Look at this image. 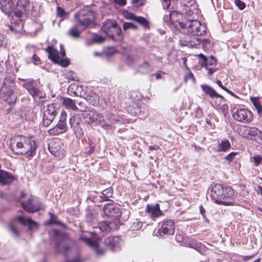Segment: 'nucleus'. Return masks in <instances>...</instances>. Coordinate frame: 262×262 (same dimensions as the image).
<instances>
[{"instance_id": "f257e3e1", "label": "nucleus", "mask_w": 262, "mask_h": 262, "mask_svg": "<svg viewBox=\"0 0 262 262\" xmlns=\"http://www.w3.org/2000/svg\"><path fill=\"white\" fill-rule=\"evenodd\" d=\"M10 146L14 154L27 155L29 158L33 157L37 149L35 142L30 138L24 136L13 137L10 141Z\"/></svg>"}, {"instance_id": "f03ea898", "label": "nucleus", "mask_w": 262, "mask_h": 262, "mask_svg": "<svg viewBox=\"0 0 262 262\" xmlns=\"http://www.w3.org/2000/svg\"><path fill=\"white\" fill-rule=\"evenodd\" d=\"M234 191L231 186L214 184L211 189V195L213 198L215 197V202L220 205H230L233 203Z\"/></svg>"}, {"instance_id": "7ed1b4c3", "label": "nucleus", "mask_w": 262, "mask_h": 262, "mask_svg": "<svg viewBox=\"0 0 262 262\" xmlns=\"http://www.w3.org/2000/svg\"><path fill=\"white\" fill-rule=\"evenodd\" d=\"M15 88L14 78L9 76L6 77L1 86L0 96L10 104H14L17 100L14 92Z\"/></svg>"}, {"instance_id": "20e7f679", "label": "nucleus", "mask_w": 262, "mask_h": 262, "mask_svg": "<svg viewBox=\"0 0 262 262\" xmlns=\"http://www.w3.org/2000/svg\"><path fill=\"white\" fill-rule=\"evenodd\" d=\"M19 79L24 81L23 86L27 90L34 99H41L45 97V94L42 91V88L39 81L33 79L19 78Z\"/></svg>"}, {"instance_id": "39448f33", "label": "nucleus", "mask_w": 262, "mask_h": 262, "mask_svg": "<svg viewBox=\"0 0 262 262\" xmlns=\"http://www.w3.org/2000/svg\"><path fill=\"white\" fill-rule=\"evenodd\" d=\"M78 25L86 29L93 24L95 18L94 11L88 9L80 10L75 15Z\"/></svg>"}, {"instance_id": "423d86ee", "label": "nucleus", "mask_w": 262, "mask_h": 262, "mask_svg": "<svg viewBox=\"0 0 262 262\" xmlns=\"http://www.w3.org/2000/svg\"><path fill=\"white\" fill-rule=\"evenodd\" d=\"M181 23L183 25L182 28L186 29L188 33L192 35L202 36L206 33L207 27L205 24H202L197 19Z\"/></svg>"}, {"instance_id": "0eeeda50", "label": "nucleus", "mask_w": 262, "mask_h": 262, "mask_svg": "<svg viewBox=\"0 0 262 262\" xmlns=\"http://www.w3.org/2000/svg\"><path fill=\"white\" fill-rule=\"evenodd\" d=\"M54 237L51 239V245H53L56 250L65 254L69 249L67 244V239L59 231L55 230L53 231Z\"/></svg>"}, {"instance_id": "6e6552de", "label": "nucleus", "mask_w": 262, "mask_h": 262, "mask_svg": "<svg viewBox=\"0 0 262 262\" xmlns=\"http://www.w3.org/2000/svg\"><path fill=\"white\" fill-rule=\"evenodd\" d=\"M70 125L77 138L83 136L85 124L79 115H74L70 118Z\"/></svg>"}, {"instance_id": "1a4fd4ad", "label": "nucleus", "mask_w": 262, "mask_h": 262, "mask_svg": "<svg viewBox=\"0 0 262 262\" xmlns=\"http://www.w3.org/2000/svg\"><path fill=\"white\" fill-rule=\"evenodd\" d=\"M67 117V114L64 112H62L58 123L56 125L48 130V133L50 135H58L67 132L68 129V125L66 121Z\"/></svg>"}, {"instance_id": "9d476101", "label": "nucleus", "mask_w": 262, "mask_h": 262, "mask_svg": "<svg viewBox=\"0 0 262 262\" xmlns=\"http://www.w3.org/2000/svg\"><path fill=\"white\" fill-rule=\"evenodd\" d=\"M57 115L55 104H50L43 108L42 123L45 126H48L54 120Z\"/></svg>"}, {"instance_id": "9b49d317", "label": "nucleus", "mask_w": 262, "mask_h": 262, "mask_svg": "<svg viewBox=\"0 0 262 262\" xmlns=\"http://www.w3.org/2000/svg\"><path fill=\"white\" fill-rule=\"evenodd\" d=\"M232 116L235 120L243 123H249L253 118V113L245 108H238Z\"/></svg>"}, {"instance_id": "f8f14e48", "label": "nucleus", "mask_w": 262, "mask_h": 262, "mask_svg": "<svg viewBox=\"0 0 262 262\" xmlns=\"http://www.w3.org/2000/svg\"><path fill=\"white\" fill-rule=\"evenodd\" d=\"M83 118L86 120L88 124L95 123H101L104 121V117L102 114L99 113L94 109L89 108L88 111L82 114Z\"/></svg>"}, {"instance_id": "ddd939ff", "label": "nucleus", "mask_w": 262, "mask_h": 262, "mask_svg": "<svg viewBox=\"0 0 262 262\" xmlns=\"http://www.w3.org/2000/svg\"><path fill=\"white\" fill-rule=\"evenodd\" d=\"M45 50L49 54V58L54 63H58L64 67L69 64V60L67 59H61L58 50L54 49L52 46H49Z\"/></svg>"}, {"instance_id": "4468645a", "label": "nucleus", "mask_w": 262, "mask_h": 262, "mask_svg": "<svg viewBox=\"0 0 262 262\" xmlns=\"http://www.w3.org/2000/svg\"><path fill=\"white\" fill-rule=\"evenodd\" d=\"M21 205L28 212H34L45 208L44 205L38 199H29L27 201H23Z\"/></svg>"}, {"instance_id": "2eb2a0df", "label": "nucleus", "mask_w": 262, "mask_h": 262, "mask_svg": "<svg viewBox=\"0 0 262 262\" xmlns=\"http://www.w3.org/2000/svg\"><path fill=\"white\" fill-rule=\"evenodd\" d=\"M175 231L174 222L171 220L167 219L161 223L160 228L158 233L161 236L168 235H173Z\"/></svg>"}, {"instance_id": "dca6fc26", "label": "nucleus", "mask_w": 262, "mask_h": 262, "mask_svg": "<svg viewBox=\"0 0 262 262\" xmlns=\"http://www.w3.org/2000/svg\"><path fill=\"white\" fill-rule=\"evenodd\" d=\"M101 30L106 35H113L112 31H115L117 34L120 33V28L118 27L114 20H107L103 23Z\"/></svg>"}, {"instance_id": "f3484780", "label": "nucleus", "mask_w": 262, "mask_h": 262, "mask_svg": "<svg viewBox=\"0 0 262 262\" xmlns=\"http://www.w3.org/2000/svg\"><path fill=\"white\" fill-rule=\"evenodd\" d=\"M79 238L88 246L92 247L98 256H101L104 254V250L99 247V243L97 240L93 241L90 238L84 236H80Z\"/></svg>"}, {"instance_id": "a211bd4d", "label": "nucleus", "mask_w": 262, "mask_h": 262, "mask_svg": "<svg viewBox=\"0 0 262 262\" xmlns=\"http://www.w3.org/2000/svg\"><path fill=\"white\" fill-rule=\"evenodd\" d=\"M127 111L132 115H138L141 117H145L147 114L146 106L144 104H135L129 106Z\"/></svg>"}, {"instance_id": "6ab92c4d", "label": "nucleus", "mask_w": 262, "mask_h": 262, "mask_svg": "<svg viewBox=\"0 0 262 262\" xmlns=\"http://www.w3.org/2000/svg\"><path fill=\"white\" fill-rule=\"evenodd\" d=\"M103 210L105 215L112 218L117 219L121 215L120 209L113 204H106Z\"/></svg>"}, {"instance_id": "aec40b11", "label": "nucleus", "mask_w": 262, "mask_h": 262, "mask_svg": "<svg viewBox=\"0 0 262 262\" xmlns=\"http://www.w3.org/2000/svg\"><path fill=\"white\" fill-rule=\"evenodd\" d=\"M15 0H0V9L6 15H10L13 12Z\"/></svg>"}, {"instance_id": "412c9836", "label": "nucleus", "mask_w": 262, "mask_h": 262, "mask_svg": "<svg viewBox=\"0 0 262 262\" xmlns=\"http://www.w3.org/2000/svg\"><path fill=\"white\" fill-rule=\"evenodd\" d=\"M146 212L152 218L158 217L163 215L160 209V205L156 204H147L146 207Z\"/></svg>"}, {"instance_id": "4be33fe9", "label": "nucleus", "mask_w": 262, "mask_h": 262, "mask_svg": "<svg viewBox=\"0 0 262 262\" xmlns=\"http://www.w3.org/2000/svg\"><path fill=\"white\" fill-rule=\"evenodd\" d=\"M16 177L11 173L0 169V184L3 185H9L12 183Z\"/></svg>"}, {"instance_id": "5701e85b", "label": "nucleus", "mask_w": 262, "mask_h": 262, "mask_svg": "<svg viewBox=\"0 0 262 262\" xmlns=\"http://www.w3.org/2000/svg\"><path fill=\"white\" fill-rule=\"evenodd\" d=\"M204 62V67L207 71L209 75H212L217 71V68L216 67V60L213 56H211L208 58H206Z\"/></svg>"}, {"instance_id": "b1692460", "label": "nucleus", "mask_w": 262, "mask_h": 262, "mask_svg": "<svg viewBox=\"0 0 262 262\" xmlns=\"http://www.w3.org/2000/svg\"><path fill=\"white\" fill-rule=\"evenodd\" d=\"M170 15L172 24L174 25L176 27L180 26L182 28L183 25L181 23H185V21L183 18L182 12L179 13L177 11H173L170 12Z\"/></svg>"}, {"instance_id": "393cba45", "label": "nucleus", "mask_w": 262, "mask_h": 262, "mask_svg": "<svg viewBox=\"0 0 262 262\" xmlns=\"http://www.w3.org/2000/svg\"><path fill=\"white\" fill-rule=\"evenodd\" d=\"M255 128V127L242 126L237 129V132L238 134L242 137L251 140V138L252 137Z\"/></svg>"}, {"instance_id": "a878e982", "label": "nucleus", "mask_w": 262, "mask_h": 262, "mask_svg": "<svg viewBox=\"0 0 262 262\" xmlns=\"http://www.w3.org/2000/svg\"><path fill=\"white\" fill-rule=\"evenodd\" d=\"M195 14H193V11L191 8H189L183 11H182V13L183 14V18L185 19V21H192L193 20H196L199 17V10L198 7L195 8Z\"/></svg>"}, {"instance_id": "bb28decb", "label": "nucleus", "mask_w": 262, "mask_h": 262, "mask_svg": "<svg viewBox=\"0 0 262 262\" xmlns=\"http://www.w3.org/2000/svg\"><path fill=\"white\" fill-rule=\"evenodd\" d=\"M201 88L203 92L206 95L209 96L211 99L214 98H220L224 99V97L218 94L212 88L207 84L201 85Z\"/></svg>"}, {"instance_id": "cd10ccee", "label": "nucleus", "mask_w": 262, "mask_h": 262, "mask_svg": "<svg viewBox=\"0 0 262 262\" xmlns=\"http://www.w3.org/2000/svg\"><path fill=\"white\" fill-rule=\"evenodd\" d=\"M82 90L83 89L81 85H79L75 83H73L69 86L68 93L71 96L81 97Z\"/></svg>"}, {"instance_id": "c85d7f7f", "label": "nucleus", "mask_w": 262, "mask_h": 262, "mask_svg": "<svg viewBox=\"0 0 262 262\" xmlns=\"http://www.w3.org/2000/svg\"><path fill=\"white\" fill-rule=\"evenodd\" d=\"M180 4L182 8V11L191 8L194 11L193 14H195V8L198 7V5L195 0H181Z\"/></svg>"}, {"instance_id": "c756f323", "label": "nucleus", "mask_w": 262, "mask_h": 262, "mask_svg": "<svg viewBox=\"0 0 262 262\" xmlns=\"http://www.w3.org/2000/svg\"><path fill=\"white\" fill-rule=\"evenodd\" d=\"M117 237H110L105 239L104 244L113 251H116L119 248V243Z\"/></svg>"}, {"instance_id": "7c9ffc66", "label": "nucleus", "mask_w": 262, "mask_h": 262, "mask_svg": "<svg viewBox=\"0 0 262 262\" xmlns=\"http://www.w3.org/2000/svg\"><path fill=\"white\" fill-rule=\"evenodd\" d=\"M190 45L191 46L193 45H201L202 46V48L204 49L207 50L209 49L210 45V41L209 39H201L200 38H194V41L190 40Z\"/></svg>"}, {"instance_id": "2f4dec72", "label": "nucleus", "mask_w": 262, "mask_h": 262, "mask_svg": "<svg viewBox=\"0 0 262 262\" xmlns=\"http://www.w3.org/2000/svg\"><path fill=\"white\" fill-rule=\"evenodd\" d=\"M154 70V68L149 63L146 61H144L142 64H139L137 67V71L139 73L143 74H148Z\"/></svg>"}, {"instance_id": "473e14b6", "label": "nucleus", "mask_w": 262, "mask_h": 262, "mask_svg": "<svg viewBox=\"0 0 262 262\" xmlns=\"http://www.w3.org/2000/svg\"><path fill=\"white\" fill-rule=\"evenodd\" d=\"M62 104L67 109L71 110L74 111L78 110V107L76 106L75 100H73L69 98H63Z\"/></svg>"}, {"instance_id": "72a5a7b5", "label": "nucleus", "mask_w": 262, "mask_h": 262, "mask_svg": "<svg viewBox=\"0 0 262 262\" xmlns=\"http://www.w3.org/2000/svg\"><path fill=\"white\" fill-rule=\"evenodd\" d=\"M43 10L41 8L40 5L36 2H34L32 3V8L31 13V15L34 17H38L40 16L41 13H42Z\"/></svg>"}, {"instance_id": "f704fd0d", "label": "nucleus", "mask_w": 262, "mask_h": 262, "mask_svg": "<svg viewBox=\"0 0 262 262\" xmlns=\"http://www.w3.org/2000/svg\"><path fill=\"white\" fill-rule=\"evenodd\" d=\"M18 221L24 225H27L30 229H33L37 227L36 223L30 219H26L24 216H17Z\"/></svg>"}, {"instance_id": "c9c22d12", "label": "nucleus", "mask_w": 262, "mask_h": 262, "mask_svg": "<svg viewBox=\"0 0 262 262\" xmlns=\"http://www.w3.org/2000/svg\"><path fill=\"white\" fill-rule=\"evenodd\" d=\"M16 6L18 9L24 10V12L27 13L30 9L29 0H17Z\"/></svg>"}, {"instance_id": "e433bc0d", "label": "nucleus", "mask_w": 262, "mask_h": 262, "mask_svg": "<svg viewBox=\"0 0 262 262\" xmlns=\"http://www.w3.org/2000/svg\"><path fill=\"white\" fill-rule=\"evenodd\" d=\"M230 147L231 144L228 140H222L217 145V150L218 151H226Z\"/></svg>"}, {"instance_id": "4c0bfd02", "label": "nucleus", "mask_w": 262, "mask_h": 262, "mask_svg": "<svg viewBox=\"0 0 262 262\" xmlns=\"http://www.w3.org/2000/svg\"><path fill=\"white\" fill-rule=\"evenodd\" d=\"M251 140H253L259 144H262V132L257 127L254 132Z\"/></svg>"}, {"instance_id": "58836bf2", "label": "nucleus", "mask_w": 262, "mask_h": 262, "mask_svg": "<svg viewBox=\"0 0 262 262\" xmlns=\"http://www.w3.org/2000/svg\"><path fill=\"white\" fill-rule=\"evenodd\" d=\"M113 193V189L111 187L104 190L102 192V196H100L102 201H106L108 199L112 197Z\"/></svg>"}, {"instance_id": "ea45409f", "label": "nucleus", "mask_w": 262, "mask_h": 262, "mask_svg": "<svg viewBox=\"0 0 262 262\" xmlns=\"http://www.w3.org/2000/svg\"><path fill=\"white\" fill-rule=\"evenodd\" d=\"M134 21L137 22L145 29L149 28L148 21L143 17L137 16Z\"/></svg>"}, {"instance_id": "a19ab883", "label": "nucleus", "mask_w": 262, "mask_h": 262, "mask_svg": "<svg viewBox=\"0 0 262 262\" xmlns=\"http://www.w3.org/2000/svg\"><path fill=\"white\" fill-rule=\"evenodd\" d=\"M106 118L112 123H115L120 121V117L119 115L114 113L113 110L108 114Z\"/></svg>"}, {"instance_id": "79ce46f5", "label": "nucleus", "mask_w": 262, "mask_h": 262, "mask_svg": "<svg viewBox=\"0 0 262 262\" xmlns=\"http://www.w3.org/2000/svg\"><path fill=\"white\" fill-rule=\"evenodd\" d=\"M48 148L50 152L55 156H59V154L60 152V151H59L60 148V147L57 146L56 147L55 146V142L51 143V144H49Z\"/></svg>"}, {"instance_id": "37998d69", "label": "nucleus", "mask_w": 262, "mask_h": 262, "mask_svg": "<svg viewBox=\"0 0 262 262\" xmlns=\"http://www.w3.org/2000/svg\"><path fill=\"white\" fill-rule=\"evenodd\" d=\"M251 100L253 105L257 110V113L259 115L262 114V106L260 103L258 98L254 97L251 99Z\"/></svg>"}, {"instance_id": "c03bdc74", "label": "nucleus", "mask_w": 262, "mask_h": 262, "mask_svg": "<svg viewBox=\"0 0 262 262\" xmlns=\"http://www.w3.org/2000/svg\"><path fill=\"white\" fill-rule=\"evenodd\" d=\"M113 35H107L115 41L120 42L123 40V35L122 34L121 29H120V33L117 34L115 31H112V32Z\"/></svg>"}, {"instance_id": "a18cd8bd", "label": "nucleus", "mask_w": 262, "mask_h": 262, "mask_svg": "<svg viewBox=\"0 0 262 262\" xmlns=\"http://www.w3.org/2000/svg\"><path fill=\"white\" fill-rule=\"evenodd\" d=\"M99 229L103 232H107L111 231V228L106 222H101L99 224Z\"/></svg>"}, {"instance_id": "49530a36", "label": "nucleus", "mask_w": 262, "mask_h": 262, "mask_svg": "<svg viewBox=\"0 0 262 262\" xmlns=\"http://www.w3.org/2000/svg\"><path fill=\"white\" fill-rule=\"evenodd\" d=\"M79 25L77 24L75 25L73 27H72V28L70 29L69 31V34L70 35H71L72 37L76 38L79 37L80 34V31L78 29V26Z\"/></svg>"}, {"instance_id": "de8ad7c7", "label": "nucleus", "mask_w": 262, "mask_h": 262, "mask_svg": "<svg viewBox=\"0 0 262 262\" xmlns=\"http://www.w3.org/2000/svg\"><path fill=\"white\" fill-rule=\"evenodd\" d=\"M68 13L66 12L65 10L60 7H57V16L62 18V19H64L68 16Z\"/></svg>"}, {"instance_id": "09e8293b", "label": "nucleus", "mask_w": 262, "mask_h": 262, "mask_svg": "<svg viewBox=\"0 0 262 262\" xmlns=\"http://www.w3.org/2000/svg\"><path fill=\"white\" fill-rule=\"evenodd\" d=\"M142 223L138 220L134 222L130 227L132 230H138L142 227Z\"/></svg>"}, {"instance_id": "8fccbe9b", "label": "nucleus", "mask_w": 262, "mask_h": 262, "mask_svg": "<svg viewBox=\"0 0 262 262\" xmlns=\"http://www.w3.org/2000/svg\"><path fill=\"white\" fill-rule=\"evenodd\" d=\"M163 21L165 24H167V26H170V25L172 24V22L171 21V15L170 11L166 12V13L164 14V16L163 17Z\"/></svg>"}, {"instance_id": "3c124183", "label": "nucleus", "mask_w": 262, "mask_h": 262, "mask_svg": "<svg viewBox=\"0 0 262 262\" xmlns=\"http://www.w3.org/2000/svg\"><path fill=\"white\" fill-rule=\"evenodd\" d=\"M8 227L13 237L18 238L19 236L18 231L12 225H10Z\"/></svg>"}, {"instance_id": "603ef678", "label": "nucleus", "mask_w": 262, "mask_h": 262, "mask_svg": "<svg viewBox=\"0 0 262 262\" xmlns=\"http://www.w3.org/2000/svg\"><path fill=\"white\" fill-rule=\"evenodd\" d=\"M123 14L126 19H131L133 20H135L136 17L137 16L133 13L128 12L127 10L123 11Z\"/></svg>"}, {"instance_id": "864d4df0", "label": "nucleus", "mask_w": 262, "mask_h": 262, "mask_svg": "<svg viewBox=\"0 0 262 262\" xmlns=\"http://www.w3.org/2000/svg\"><path fill=\"white\" fill-rule=\"evenodd\" d=\"M137 29V26L132 23H124L123 25V29L124 30H126L128 29Z\"/></svg>"}, {"instance_id": "5fc2aeb1", "label": "nucleus", "mask_w": 262, "mask_h": 262, "mask_svg": "<svg viewBox=\"0 0 262 262\" xmlns=\"http://www.w3.org/2000/svg\"><path fill=\"white\" fill-rule=\"evenodd\" d=\"M125 61L127 64L131 67L134 66L136 64V62L134 57L130 55L126 56Z\"/></svg>"}, {"instance_id": "6e6d98bb", "label": "nucleus", "mask_w": 262, "mask_h": 262, "mask_svg": "<svg viewBox=\"0 0 262 262\" xmlns=\"http://www.w3.org/2000/svg\"><path fill=\"white\" fill-rule=\"evenodd\" d=\"M79 107L78 108V111L83 112V113H86L88 111V108L85 103L83 102H79L78 103Z\"/></svg>"}, {"instance_id": "4d7b16f0", "label": "nucleus", "mask_w": 262, "mask_h": 262, "mask_svg": "<svg viewBox=\"0 0 262 262\" xmlns=\"http://www.w3.org/2000/svg\"><path fill=\"white\" fill-rule=\"evenodd\" d=\"M116 52V49L112 47H107L105 51V54L108 56H111Z\"/></svg>"}, {"instance_id": "13d9d810", "label": "nucleus", "mask_w": 262, "mask_h": 262, "mask_svg": "<svg viewBox=\"0 0 262 262\" xmlns=\"http://www.w3.org/2000/svg\"><path fill=\"white\" fill-rule=\"evenodd\" d=\"M145 0H132V4L134 7L138 8L144 4Z\"/></svg>"}, {"instance_id": "bf43d9fd", "label": "nucleus", "mask_w": 262, "mask_h": 262, "mask_svg": "<svg viewBox=\"0 0 262 262\" xmlns=\"http://www.w3.org/2000/svg\"><path fill=\"white\" fill-rule=\"evenodd\" d=\"M234 3L240 10H244L246 6V4L241 0H234Z\"/></svg>"}, {"instance_id": "052dcab7", "label": "nucleus", "mask_w": 262, "mask_h": 262, "mask_svg": "<svg viewBox=\"0 0 262 262\" xmlns=\"http://www.w3.org/2000/svg\"><path fill=\"white\" fill-rule=\"evenodd\" d=\"M237 155V152H230V154H229L228 155H227L225 157V159L228 161L229 162L232 161L234 158L235 157V156Z\"/></svg>"}, {"instance_id": "680f3d73", "label": "nucleus", "mask_w": 262, "mask_h": 262, "mask_svg": "<svg viewBox=\"0 0 262 262\" xmlns=\"http://www.w3.org/2000/svg\"><path fill=\"white\" fill-rule=\"evenodd\" d=\"M95 216L92 213H88L86 215V220L88 223L93 222L95 220Z\"/></svg>"}, {"instance_id": "e2e57ef3", "label": "nucleus", "mask_w": 262, "mask_h": 262, "mask_svg": "<svg viewBox=\"0 0 262 262\" xmlns=\"http://www.w3.org/2000/svg\"><path fill=\"white\" fill-rule=\"evenodd\" d=\"M253 162L255 166H258L262 161V157L259 155H255L253 157Z\"/></svg>"}, {"instance_id": "0e129e2a", "label": "nucleus", "mask_w": 262, "mask_h": 262, "mask_svg": "<svg viewBox=\"0 0 262 262\" xmlns=\"http://www.w3.org/2000/svg\"><path fill=\"white\" fill-rule=\"evenodd\" d=\"M220 110L224 115H226L228 112V106L227 104H223L220 107Z\"/></svg>"}, {"instance_id": "69168bd1", "label": "nucleus", "mask_w": 262, "mask_h": 262, "mask_svg": "<svg viewBox=\"0 0 262 262\" xmlns=\"http://www.w3.org/2000/svg\"><path fill=\"white\" fill-rule=\"evenodd\" d=\"M105 37H103L100 36H96L94 38V41L97 42H102L105 40Z\"/></svg>"}, {"instance_id": "338daca9", "label": "nucleus", "mask_w": 262, "mask_h": 262, "mask_svg": "<svg viewBox=\"0 0 262 262\" xmlns=\"http://www.w3.org/2000/svg\"><path fill=\"white\" fill-rule=\"evenodd\" d=\"M203 111L200 107L197 108L195 111V116L198 118H201L203 116Z\"/></svg>"}, {"instance_id": "774afa93", "label": "nucleus", "mask_w": 262, "mask_h": 262, "mask_svg": "<svg viewBox=\"0 0 262 262\" xmlns=\"http://www.w3.org/2000/svg\"><path fill=\"white\" fill-rule=\"evenodd\" d=\"M32 60L34 63L36 65L38 64L39 62V58L36 55L34 54L32 57Z\"/></svg>"}]
</instances>
